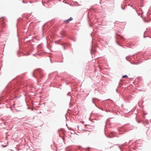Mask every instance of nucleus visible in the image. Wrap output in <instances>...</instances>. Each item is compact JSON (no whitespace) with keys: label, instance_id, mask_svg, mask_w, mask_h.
I'll use <instances>...</instances> for the list:
<instances>
[{"label":"nucleus","instance_id":"nucleus-1","mask_svg":"<svg viewBox=\"0 0 151 151\" xmlns=\"http://www.w3.org/2000/svg\"><path fill=\"white\" fill-rule=\"evenodd\" d=\"M0 24H2L3 26L5 25L6 24L4 18H2L0 19Z\"/></svg>","mask_w":151,"mask_h":151},{"label":"nucleus","instance_id":"nucleus-2","mask_svg":"<svg viewBox=\"0 0 151 151\" xmlns=\"http://www.w3.org/2000/svg\"><path fill=\"white\" fill-rule=\"evenodd\" d=\"M70 21L69 20V19H68L67 20H65V22L66 23H68Z\"/></svg>","mask_w":151,"mask_h":151},{"label":"nucleus","instance_id":"nucleus-3","mask_svg":"<svg viewBox=\"0 0 151 151\" xmlns=\"http://www.w3.org/2000/svg\"><path fill=\"white\" fill-rule=\"evenodd\" d=\"M128 77L127 75H124L122 76V78H127Z\"/></svg>","mask_w":151,"mask_h":151},{"label":"nucleus","instance_id":"nucleus-4","mask_svg":"<svg viewBox=\"0 0 151 151\" xmlns=\"http://www.w3.org/2000/svg\"><path fill=\"white\" fill-rule=\"evenodd\" d=\"M69 19V20H70V21H71V20H72L73 19V18H72V17H70Z\"/></svg>","mask_w":151,"mask_h":151}]
</instances>
